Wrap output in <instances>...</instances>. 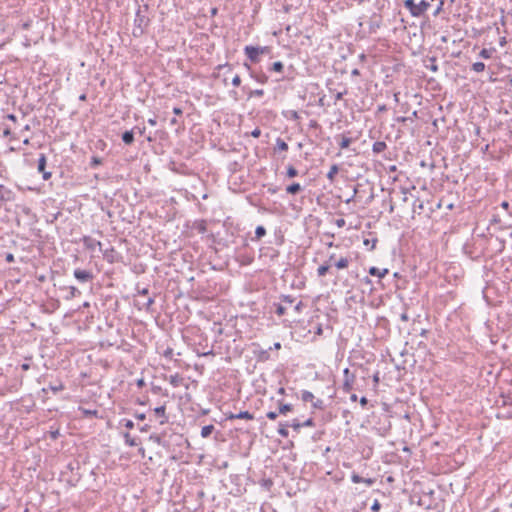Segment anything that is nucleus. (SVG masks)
Instances as JSON below:
<instances>
[{
    "mask_svg": "<svg viewBox=\"0 0 512 512\" xmlns=\"http://www.w3.org/2000/svg\"><path fill=\"white\" fill-rule=\"evenodd\" d=\"M148 5H143L138 8L134 19L133 35L140 37L143 35L145 28L149 25V18L147 17Z\"/></svg>",
    "mask_w": 512,
    "mask_h": 512,
    "instance_id": "obj_1",
    "label": "nucleus"
},
{
    "mask_svg": "<svg viewBox=\"0 0 512 512\" xmlns=\"http://www.w3.org/2000/svg\"><path fill=\"white\" fill-rule=\"evenodd\" d=\"M404 7L408 9L413 17H420L429 9L430 3L426 0H421L416 4L414 0H405Z\"/></svg>",
    "mask_w": 512,
    "mask_h": 512,
    "instance_id": "obj_2",
    "label": "nucleus"
},
{
    "mask_svg": "<svg viewBox=\"0 0 512 512\" xmlns=\"http://www.w3.org/2000/svg\"><path fill=\"white\" fill-rule=\"evenodd\" d=\"M355 380H356L355 374L353 372H351L349 368H345L343 370L342 390L345 393L351 392L353 390Z\"/></svg>",
    "mask_w": 512,
    "mask_h": 512,
    "instance_id": "obj_3",
    "label": "nucleus"
},
{
    "mask_svg": "<svg viewBox=\"0 0 512 512\" xmlns=\"http://www.w3.org/2000/svg\"><path fill=\"white\" fill-rule=\"evenodd\" d=\"M268 50V47H259V46H246L244 48V52L246 56L252 62H258V57L260 54H264Z\"/></svg>",
    "mask_w": 512,
    "mask_h": 512,
    "instance_id": "obj_4",
    "label": "nucleus"
},
{
    "mask_svg": "<svg viewBox=\"0 0 512 512\" xmlns=\"http://www.w3.org/2000/svg\"><path fill=\"white\" fill-rule=\"evenodd\" d=\"M47 158L46 155L41 153L38 158L37 170L42 174L43 180L47 181L51 178L52 173L46 170Z\"/></svg>",
    "mask_w": 512,
    "mask_h": 512,
    "instance_id": "obj_5",
    "label": "nucleus"
},
{
    "mask_svg": "<svg viewBox=\"0 0 512 512\" xmlns=\"http://www.w3.org/2000/svg\"><path fill=\"white\" fill-rule=\"evenodd\" d=\"M74 277L82 283L88 282L93 280L94 276L91 271L88 270H82V269H75L73 273Z\"/></svg>",
    "mask_w": 512,
    "mask_h": 512,
    "instance_id": "obj_6",
    "label": "nucleus"
},
{
    "mask_svg": "<svg viewBox=\"0 0 512 512\" xmlns=\"http://www.w3.org/2000/svg\"><path fill=\"white\" fill-rule=\"evenodd\" d=\"M83 244L89 250H95L98 247L102 251V243L90 236L83 237Z\"/></svg>",
    "mask_w": 512,
    "mask_h": 512,
    "instance_id": "obj_7",
    "label": "nucleus"
},
{
    "mask_svg": "<svg viewBox=\"0 0 512 512\" xmlns=\"http://www.w3.org/2000/svg\"><path fill=\"white\" fill-rule=\"evenodd\" d=\"M290 426L296 431L299 432L302 427H312L314 426V421L312 418L307 419L303 423L299 422L297 419H294Z\"/></svg>",
    "mask_w": 512,
    "mask_h": 512,
    "instance_id": "obj_8",
    "label": "nucleus"
},
{
    "mask_svg": "<svg viewBox=\"0 0 512 512\" xmlns=\"http://www.w3.org/2000/svg\"><path fill=\"white\" fill-rule=\"evenodd\" d=\"M154 413L156 416L160 417V424L163 425L168 422V416L166 415V407L165 405L156 407L154 409Z\"/></svg>",
    "mask_w": 512,
    "mask_h": 512,
    "instance_id": "obj_9",
    "label": "nucleus"
},
{
    "mask_svg": "<svg viewBox=\"0 0 512 512\" xmlns=\"http://www.w3.org/2000/svg\"><path fill=\"white\" fill-rule=\"evenodd\" d=\"M227 419H246V420H252L254 419V416L248 412V411H241L237 414H231L227 417Z\"/></svg>",
    "mask_w": 512,
    "mask_h": 512,
    "instance_id": "obj_10",
    "label": "nucleus"
},
{
    "mask_svg": "<svg viewBox=\"0 0 512 512\" xmlns=\"http://www.w3.org/2000/svg\"><path fill=\"white\" fill-rule=\"evenodd\" d=\"M351 262V258L349 257H340L338 260L333 262V265L337 269H345L349 266V263Z\"/></svg>",
    "mask_w": 512,
    "mask_h": 512,
    "instance_id": "obj_11",
    "label": "nucleus"
},
{
    "mask_svg": "<svg viewBox=\"0 0 512 512\" xmlns=\"http://www.w3.org/2000/svg\"><path fill=\"white\" fill-rule=\"evenodd\" d=\"M369 274L372 276H377L379 278H383L388 274V269H379L377 267H371L369 269Z\"/></svg>",
    "mask_w": 512,
    "mask_h": 512,
    "instance_id": "obj_12",
    "label": "nucleus"
},
{
    "mask_svg": "<svg viewBox=\"0 0 512 512\" xmlns=\"http://www.w3.org/2000/svg\"><path fill=\"white\" fill-rule=\"evenodd\" d=\"M62 289L68 290V294L65 296L66 300H71L72 298L81 294V292L75 286L63 287Z\"/></svg>",
    "mask_w": 512,
    "mask_h": 512,
    "instance_id": "obj_13",
    "label": "nucleus"
},
{
    "mask_svg": "<svg viewBox=\"0 0 512 512\" xmlns=\"http://www.w3.org/2000/svg\"><path fill=\"white\" fill-rule=\"evenodd\" d=\"M351 480H352V482H353V483H362V482H364V483H366L368 486H371V485L373 484V480H372L371 478H366V479H365V478H363V477H361L360 475L355 474V473H354V474H352V476H351Z\"/></svg>",
    "mask_w": 512,
    "mask_h": 512,
    "instance_id": "obj_14",
    "label": "nucleus"
},
{
    "mask_svg": "<svg viewBox=\"0 0 512 512\" xmlns=\"http://www.w3.org/2000/svg\"><path fill=\"white\" fill-rule=\"evenodd\" d=\"M386 148H387V145L384 141H376L372 145V151L375 154H379V153L383 152Z\"/></svg>",
    "mask_w": 512,
    "mask_h": 512,
    "instance_id": "obj_15",
    "label": "nucleus"
},
{
    "mask_svg": "<svg viewBox=\"0 0 512 512\" xmlns=\"http://www.w3.org/2000/svg\"><path fill=\"white\" fill-rule=\"evenodd\" d=\"M11 190L7 189L4 185L0 184V200L8 201L11 198Z\"/></svg>",
    "mask_w": 512,
    "mask_h": 512,
    "instance_id": "obj_16",
    "label": "nucleus"
},
{
    "mask_svg": "<svg viewBox=\"0 0 512 512\" xmlns=\"http://www.w3.org/2000/svg\"><path fill=\"white\" fill-rule=\"evenodd\" d=\"M122 141L127 144V145H130L134 142V133H133V130H130V131H125L123 134H122Z\"/></svg>",
    "mask_w": 512,
    "mask_h": 512,
    "instance_id": "obj_17",
    "label": "nucleus"
},
{
    "mask_svg": "<svg viewBox=\"0 0 512 512\" xmlns=\"http://www.w3.org/2000/svg\"><path fill=\"white\" fill-rule=\"evenodd\" d=\"M339 172V167L337 164L331 165L328 173H327V179L332 183L334 182L335 175Z\"/></svg>",
    "mask_w": 512,
    "mask_h": 512,
    "instance_id": "obj_18",
    "label": "nucleus"
},
{
    "mask_svg": "<svg viewBox=\"0 0 512 512\" xmlns=\"http://www.w3.org/2000/svg\"><path fill=\"white\" fill-rule=\"evenodd\" d=\"M301 190H302V187L299 183H292L286 187V192L288 194H292V195L297 194Z\"/></svg>",
    "mask_w": 512,
    "mask_h": 512,
    "instance_id": "obj_19",
    "label": "nucleus"
},
{
    "mask_svg": "<svg viewBox=\"0 0 512 512\" xmlns=\"http://www.w3.org/2000/svg\"><path fill=\"white\" fill-rule=\"evenodd\" d=\"M290 424L288 423H280L278 427V433L281 437L287 438L289 436L288 427Z\"/></svg>",
    "mask_w": 512,
    "mask_h": 512,
    "instance_id": "obj_20",
    "label": "nucleus"
},
{
    "mask_svg": "<svg viewBox=\"0 0 512 512\" xmlns=\"http://www.w3.org/2000/svg\"><path fill=\"white\" fill-rule=\"evenodd\" d=\"M266 235V229L264 226L262 225H259L256 227L255 229V237L252 238L253 241H258L260 240L263 236Z\"/></svg>",
    "mask_w": 512,
    "mask_h": 512,
    "instance_id": "obj_21",
    "label": "nucleus"
},
{
    "mask_svg": "<svg viewBox=\"0 0 512 512\" xmlns=\"http://www.w3.org/2000/svg\"><path fill=\"white\" fill-rule=\"evenodd\" d=\"M293 410V406L291 404H284L281 401H279V410L278 413L281 415H286L288 412H291Z\"/></svg>",
    "mask_w": 512,
    "mask_h": 512,
    "instance_id": "obj_22",
    "label": "nucleus"
},
{
    "mask_svg": "<svg viewBox=\"0 0 512 512\" xmlns=\"http://www.w3.org/2000/svg\"><path fill=\"white\" fill-rule=\"evenodd\" d=\"M114 254L115 250L112 247L103 251V257L110 263L114 262Z\"/></svg>",
    "mask_w": 512,
    "mask_h": 512,
    "instance_id": "obj_23",
    "label": "nucleus"
},
{
    "mask_svg": "<svg viewBox=\"0 0 512 512\" xmlns=\"http://www.w3.org/2000/svg\"><path fill=\"white\" fill-rule=\"evenodd\" d=\"M314 395L312 392L310 391H307V390H303L302 393H301V399L303 402H311L314 400Z\"/></svg>",
    "mask_w": 512,
    "mask_h": 512,
    "instance_id": "obj_24",
    "label": "nucleus"
},
{
    "mask_svg": "<svg viewBox=\"0 0 512 512\" xmlns=\"http://www.w3.org/2000/svg\"><path fill=\"white\" fill-rule=\"evenodd\" d=\"M213 430H214V426L213 425L203 426L202 429H201V436L203 438H207V437H209L211 435Z\"/></svg>",
    "mask_w": 512,
    "mask_h": 512,
    "instance_id": "obj_25",
    "label": "nucleus"
},
{
    "mask_svg": "<svg viewBox=\"0 0 512 512\" xmlns=\"http://www.w3.org/2000/svg\"><path fill=\"white\" fill-rule=\"evenodd\" d=\"M149 439L158 445L166 446V444L163 441V435L162 434H151Z\"/></svg>",
    "mask_w": 512,
    "mask_h": 512,
    "instance_id": "obj_26",
    "label": "nucleus"
},
{
    "mask_svg": "<svg viewBox=\"0 0 512 512\" xmlns=\"http://www.w3.org/2000/svg\"><path fill=\"white\" fill-rule=\"evenodd\" d=\"M64 388H65V386L61 381H59L57 384H50L48 386V389L51 390L53 393L62 391V390H64Z\"/></svg>",
    "mask_w": 512,
    "mask_h": 512,
    "instance_id": "obj_27",
    "label": "nucleus"
},
{
    "mask_svg": "<svg viewBox=\"0 0 512 512\" xmlns=\"http://www.w3.org/2000/svg\"><path fill=\"white\" fill-rule=\"evenodd\" d=\"M351 142H352V139L350 137L342 136L339 146L341 149H346L350 146Z\"/></svg>",
    "mask_w": 512,
    "mask_h": 512,
    "instance_id": "obj_28",
    "label": "nucleus"
},
{
    "mask_svg": "<svg viewBox=\"0 0 512 512\" xmlns=\"http://www.w3.org/2000/svg\"><path fill=\"white\" fill-rule=\"evenodd\" d=\"M123 437L125 439L126 445H128L130 447L137 445L136 440L134 438H132L128 432L124 433Z\"/></svg>",
    "mask_w": 512,
    "mask_h": 512,
    "instance_id": "obj_29",
    "label": "nucleus"
},
{
    "mask_svg": "<svg viewBox=\"0 0 512 512\" xmlns=\"http://www.w3.org/2000/svg\"><path fill=\"white\" fill-rule=\"evenodd\" d=\"M276 146L277 149L280 151H287L288 150V144L281 138H277L276 140Z\"/></svg>",
    "mask_w": 512,
    "mask_h": 512,
    "instance_id": "obj_30",
    "label": "nucleus"
},
{
    "mask_svg": "<svg viewBox=\"0 0 512 512\" xmlns=\"http://www.w3.org/2000/svg\"><path fill=\"white\" fill-rule=\"evenodd\" d=\"M485 64L483 62H475L472 65V70L476 73L483 72L485 70Z\"/></svg>",
    "mask_w": 512,
    "mask_h": 512,
    "instance_id": "obj_31",
    "label": "nucleus"
},
{
    "mask_svg": "<svg viewBox=\"0 0 512 512\" xmlns=\"http://www.w3.org/2000/svg\"><path fill=\"white\" fill-rule=\"evenodd\" d=\"M329 268H330L329 264H324V265L319 266L317 269V275L319 277L325 276L326 273L328 272Z\"/></svg>",
    "mask_w": 512,
    "mask_h": 512,
    "instance_id": "obj_32",
    "label": "nucleus"
},
{
    "mask_svg": "<svg viewBox=\"0 0 512 512\" xmlns=\"http://www.w3.org/2000/svg\"><path fill=\"white\" fill-rule=\"evenodd\" d=\"M263 95H264L263 89H255V90H250L248 92V98L262 97Z\"/></svg>",
    "mask_w": 512,
    "mask_h": 512,
    "instance_id": "obj_33",
    "label": "nucleus"
},
{
    "mask_svg": "<svg viewBox=\"0 0 512 512\" xmlns=\"http://www.w3.org/2000/svg\"><path fill=\"white\" fill-rule=\"evenodd\" d=\"M169 382H170V384L172 386L178 387L180 385L181 378H180V376L178 374L171 375L170 379H169Z\"/></svg>",
    "mask_w": 512,
    "mask_h": 512,
    "instance_id": "obj_34",
    "label": "nucleus"
},
{
    "mask_svg": "<svg viewBox=\"0 0 512 512\" xmlns=\"http://www.w3.org/2000/svg\"><path fill=\"white\" fill-rule=\"evenodd\" d=\"M284 69V65L281 61H276L272 64V67L270 68V70L272 71H275V72H282Z\"/></svg>",
    "mask_w": 512,
    "mask_h": 512,
    "instance_id": "obj_35",
    "label": "nucleus"
},
{
    "mask_svg": "<svg viewBox=\"0 0 512 512\" xmlns=\"http://www.w3.org/2000/svg\"><path fill=\"white\" fill-rule=\"evenodd\" d=\"M286 175L289 177V178H294L298 175V171L296 168H294L292 165L288 166L287 168V171H286Z\"/></svg>",
    "mask_w": 512,
    "mask_h": 512,
    "instance_id": "obj_36",
    "label": "nucleus"
},
{
    "mask_svg": "<svg viewBox=\"0 0 512 512\" xmlns=\"http://www.w3.org/2000/svg\"><path fill=\"white\" fill-rule=\"evenodd\" d=\"M312 406H313V408H315V409L323 410V409H324V401H323V400H321V399L313 400V401H312Z\"/></svg>",
    "mask_w": 512,
    "mask_h": 512,
    "instance_id": "obj_37",
    "label": "nucleus"
},
{
    "mask_svg": "<svg viewBox=\"0 0 512 512\" xmlns=\"http://www.w3.org/2000/svg\"><path fill=\"white\" fill-rule=\"evenodd\" d=\"M195 353L199 356V357H205V356H209V355H214V352L212 349L208 350V351H200L199 349H195L194 350Z\"/></svg>",
    "mask_w": 512,
    "mask_h": 512,
    "instance_id": "obj_38",
    "label": "nucleus"
},
{
    "mask_svg": "<svg viewBox=\"0 0 512 512\" xmlns=\"http://www.w3.org/2000/svg\"><path fill=\"white\" fill-rule=\"evenodd\" d=\"M479 56L484 59H489L492 56V51L484 48L480 51Z\"/></svg>",
    "mask_w": 512,
    "mask_h": 512,
    "instance_id": "obj_39",
    "label": "nucleus"
},
{
    "mask_svg": "<svg viewBox=\"0 0 512 512\" xmlns=\"http://www.w3.org/2000/svg\"><path fill=\"white\" fill-rule=\"evenodd\" d=\"M252 77H253L257 82H259V83H261V84L266 83V82H267V80H268V77H267L265 74H260V75H256V76L252 75Z\"/></svg>",
    "mask_w": 512,
    "mask_h": 512,
    "instance_id": "obj_40",
    "label": "nucleus"
},
{
    "mask_svg": "<svg viewBox=\"0 0 512 512\" xmlns=\"http://www.w3.org/2000/svg\"><path fill=\"white\" fill-rule=\"evenodd\" d=\"M120 423L123 424L129 430L134 428V423L130 419H123L121 420Z\"/></svg>",
    "mask_w": 512,
    "mask_h": 512,
    "instance_id": "obj_41",
    "label": "nucleus"
},
{
    "mask_svg": "<svg viewBox=\"0 0 512 512\" xmlns=\"http://www.w3.org/2000/svg\"><path fill=\"white\" fill-rule=\"evenodd\" d=\"M275 312L278 316H283L286 313V308L281 304H277Z\"/></svg>",
    "mask_w": 512,
    "mask_h": 512,
    "instance_id": "obj_42",
    "label": "nucleus"
},
{
    "mask_svg": "<svg viewBox=\"0 0 512 512\" xmlns=\"http://www.w3.org/2000/svg\"><path fill=\"white\" fill-rule=\"evenodd\" d=\"M163 356L169 360L173 358V349L168 347L164 350Z\"/></svg>",
    "mask_w": 512,
    "mask_h": 512,
    "instance_id": "obj_43",
    "label": "nucleus"
},
{
    "mask_svg": "<svg viewBox=\"0 0 512 512\" xmlns=\"http://www.w3.org/2000/svg\"><path fill=\"white\" fill-rule=\"evenodd\" d=\"M81 411L85 416H96L97 415V410H89V409L81 408Z\"/></svg>",
    "mask_w": 512,
    "mask_h": 512,
    "instance_id": "obj_44",
    "label": "nucleus"
},
{
    "mask_svg": "<svg viewBox=\"0 0 512 512\" xmlns=\"http://www.w3.org/2000/svg\"><path fill=\"white\" fill-rule=\"evenodd\" d=\"M240 84H241V78L239 75L236 74L232 79V85L235 87H238V86H240Z\"/></svg>",
    "mask_w": 512,
    "mask_h": 512,
    "instance_id": "obj_45",
    "label": "nucleus"
},
{
    "mask_svg": "<svg viewBox=\"0 0 512 512\" xmlns=\"http://www.w3.org/2000/svg\"><path fill=\"white\" fill-rule=\"evenodd\" d=\"M279 413L275 411H269L266 414V417L270 420H275L278 417Z\"/></svg>",
    "mask_w": 512,
    "mask_h": 512,
    "instance_id": "obj_46",
    "label": "nucleus"
},
{
    "mask_svg": "<svg viewBox=\"0 0 512 512\" xmlns=\"http://www.w3.org/2000/svg\"><path fill=\"white\" fill-rule=\"evenodd\" d=\"M3 135L6 136V137H10L11 140H15L16 139V136L14 134H12V132H11V130L9 128H6L3 131Z\"/></svg>",
    "mask_w": 512,
    "mask_h": 512,
    "instance_id": "obj_47",
    "label": "nucleus"
},
{
    "mask_svg": "<svg viewBox=\"0 0 512 512\" xmlns=\"http://www.w3.org/2000/svg\"><path fill=\"white\" fill-rule=\"evenodd\" d=\"M281 298H282V301H284L285 303H288V304H292L294 302V298L290 295H283Z\"/></svg>",
    "mask_w": 512,
    "mask_h": 512,
    "instance_id": "obj_48",
    "label": "nucleus"
},
{
    "mask_svg": "<svg viewBox=\"0 0 512 512\" xmlns=\"http://www.w3.org/2000/svg\"><path fill=\"white\" fill-rule=\"evenodd\" d=\"M335 224H336V226H337L338 228H342V227H344V226H345L346 221H345V219H344V218H339V219H336V220H335Z\"/></svg>",
    "mask_w": 512,
    "mask_h": 512,
    "instance_id": "obj_49",
    "label": "nucleus"
},
{
    "mask_svg": "<svg viewBox=\"0 0 512 512\" xmlns=\"http://www.w3.org/2000/svg\"><path fill=\"white\" fill-rule=\"evenodd\" d=\"M102 163L101 159L98 157H93L91 160V166L96 167Z\"/></svg>",
    "mask_w": 512,
    "mask_h": 512,
    "instance_id": "obj_50",
    "label": "nucleus"
},
{
    "mask_svg": "<svg viewBox=\"0 0 512 512\" xmlns=\"http://www.w3.org/2000/svg\"><path fill=\"white\" fill-rule=\"evenodd\" d=\"M381 508V504L378 500H375L371 506L372 511H378Z\"/></svg>",
    "mask_w": 512,
    "mask_h": 512,
    "instance_id": "obj_51",
    "label": "nucleus"
},
{
    "mask_svg": "<svg viewBox=\"0 0 512 512\" xmlns=\"http://www.w3.org/2000/svg\"><path fill=\"white\" fill-rule=\"evenodd\" d=\"M5 260H6V262H8V263H12V262H14V255H13L12 253H7V254L5 255Z\"/></svg>",
    "mask_w": 512,
    "mask_h": 512,
    "instance_id": "obj_52",
    "label": "nucleus"
},
{
    "mask_svg": "<svg viewBox=\"0 0 512 512\" xmlns=\"http://www.w3.org/2000/svg\"><path fill=\"white\" fill-rule=\"evenodd\" d=\"M260 135H261V130L259 128H256L251 132V136L254 138H258Z\"/></svg>",
    "mask_w": 512,
    "mask_h": 512,
    "instance_id": "obj_53",
    "label": "nucleus"
},
{
    "mask_svg": "<svg viewBox=\"0 0 512 512\" xmlns=\"http://www.w3.org/2000/svg\"><path fill=\"white\" fill-rule=\"evenodd\" d=\"M303 307V303L300 301L294 306V311L300 313Z\"/></svg>",
    "mask_w": 512,
    "mask_h": 512,
    "instance_id": "obj_54",
    "label": "nucleus"
},
{
    "mask_svg": "<svg viewBox=\"0 0 512 512\" xmlns=\"http://www.w3.org/2000/svg\"><path fill=\"white\" fill-rule=\"evenodd\" d=\"M153 303H154V298L149 297V298L147 299L146 304H145L146 308H147V309H149Z\"/></svg>",
    "mask_w": 512,
    "mask_h": 512,
    "instance_id": "obj_55",
    "label": "nucleus"
},
{
    "mask_svg": "<svg viewBox=\"0 0 512 512\" xmlns=\"http://www.w3.org/2000/svg\"><path fill=\"white\" fill-rule=\"evenodd\" d=\"M400 319L403 321V322H407L409 320V317H408V314L406 312L402 313L400 315Z\"/></svg>",
    "mask_w": 512,
    "mask_h": 512,
    "instance_id": "obj_56",
    "label": "nucleus"
},
{
    "mask_svg": "<svg viewBox=\"0 0 512 512\" xmlns=\"http://www.w3.org/2000/svg\"><path fill=\"white\" fill-rule=\"evenodd\" d=\"M148 292H149L148 288H143L141 290L140 289L138 290V294L143 295V296L147 295Z\"/></svg>",
    "mask_w": 512,
    "mask_h": 512,
    "instance_id": "obj_57",
    "label": "nucleus"
},
{
    "mask_svg": "<svg viewBox=\"0 0 512 512\" xmlns=\"http://www.w3.org/2000/svg\"><path fill=\"white\" fill-rule=\"evenodd\" d=\"M334 261H336V260H335V255H334V254H331V255L329 256V259H328V261H327V264H329V265L331 266V265H333V262H334Z\"/></svg>",
    "mask_w": 512,
    "mask_h": 512,
    "instance_id": "obj_58",
    "label": "nucleus"
},
{
    "mask_svg": "<svg viewBox=\"0 0 512 512\" xmlns=\"http://www.w3.org/2000/svg\"><path fill=\"white\" fill-rule=\"evenodd\" d=\"M6 117H7V119H9L12 122L17 121V117L14 114H8Z\"/></svg>",
    "mask_w": 512,
    "mask_h": 512,
    "instance_id": "obj_59",
    "label": "nucleus"
},
{
    "mask_svg": "<svg viewBox=\"0 0 512 512\" xmlns=\"http://www.w3.org/2000/svg\"><path fill=\"white\" fill-rule=\"evenodd\" d=\"M148 123L151 125V126H155L157 124V120L156 118H149L148 119Z\"/></svg>",
    "mask_w": 512,
    "mask_h": 512,
    "instance_id": "obj_60",
    "label": "nucleus"
},
{
    "mask_svg": "<svg viewBox=\"0 0 512 512\" xmlns=\"http://www.w3.org/2000/svg\"><path fill=\"white\" fill-rule=\"evenodd\" d=\"M368 400L366 397H361L360 398V404L362 407H364L366 404H367Z\"/></svg>",
    "mask_w": 512,
    "mask_h": 512,
    "instance_id": "obj_61",
    "label": "nucleus"
},
{
    "mask_svg": "<svg viewBox=\"0 0 512 512\" xmlns=\"http://www.w3.org/2000/svg\"><path fill=\"white\" fill-rule=\"evenodd\" d=\"M173 112H174V114H176V115H180V114H182V109H181V108H179V107H174V108H173Z\"/></svg>",
    "mask_w": 512,
    "mask_h": 512,
    "instance_id": "obj_62",
    "label": "nucleus"
},
{
    "mask_svg": "<svg viewBox=\"0 0 512 512\" xmlns=\"http://www.w3.org/2000/svg\"><path fill=\"white\" fill-rule=\"evenodd\" d=\"M135 417L138 419V420H144L146 418L145 414L144 413H139V414H136Z\"/></svg>",
    "mask_w": 512,
    "mask_h": 512,
    "instance_id": "obj_63",
    "label": "nucleus"
},
{
    "mask_svg": "<svg viewBox=\"0 0 512 512\" xmlns=\"http://www.w3.org/2000/svg\"><path fill=\"white\" fill-rule=\"evenodd\" d=\"M506 43H507V41H506V38H505V37L500 38V40H499V44H500V46H502V47H503V46H505V45H506Z\"/></svg>",
    "mask_w": 512,
    "mask_h": 512,
    "instance_id": "obj_64",
    "label": "nucleus"
}]
</instances>
